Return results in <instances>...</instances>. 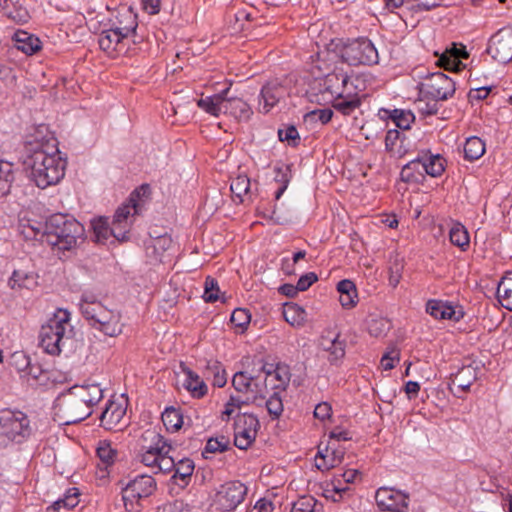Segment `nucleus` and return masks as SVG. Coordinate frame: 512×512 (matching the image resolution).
Masks as SVG:
<instances>
[{"mask_svg": "<svg viewBox=\"0 0 512 512\" xmlns=\"http://www.w3.org/2000/svg\"><path fill=\"white\" fill-rule=\"evenodd\" d=\"M25 153L24 165L38 188L57 185L64 178L67 161L62 157L56 139L29 141L25 144Z\"/></svg>", "mask_w": 512, "mask_h": 512, "instance_id": "obj_1", "label": "nucleus"}, {"mask_svg": "<svg viewBox=\"0 0 512 512\" xmlns=\"http://www.w3.org/2000/svg\"><path fill=\"white\" fill-rule=\"evenodd\" d=\"M83 235V225L68 214L56 213L46 219V242L58 250L73 249Z\"/></svg>", "mask_w": 512, "mask_h": 512, "instance_id": "obj_2", "label": "nucleus"}, {"mask_svg": "<svg viewBox=\"0 0 512 512\" xmlns=\"http://www.w3.org/2000/svg\"><path fill=\"white\" fill-rule=\"evenodd\" d=\"M149 186L141 185L129 196L127 202L122 204L115 212L110 224L112 236L119 242L130 240L132 218L139 214L145 204L144 197L149 194Z\"/></svg>", "mask_w": 512, "mask_h": 512, "instance_id": "obj_3", "label": "nucleus"}, {"mask_svg": "<svg viewBox=\"0 0 512 512\" xmlns=\"http://www.w3.org/2000/svg\"><path fill=\"white\" fill-rule=\"evenodd\" d=\"M70 325V313L66 309H58L52 318L42 325L39 332V344L50 355H58L64 344Z\"/></svg>", "mask_w": 512, "mask_h": 512, "instance_id": "obj_4", "label": "nucleus"}, {"mask_svg": "<svg viewBox=\"0 0 512 512\" xmlns=\"http://www.w3.org/2000/svg\"><path fill=\"white\" fill-rule=\"evenodd\" d=\"M340 56L350 66H372L379 62L378 50L367 37L348 39L340 49Z\"/></svg>", "mask_w": 512, "mask_h": 512, "instance_id": "obj_5", "label": "nucleus"}, {"mask_svg": "<svg viewBox=\"0 0 512 512\" xmlns=\"http://www.w3.org/2000/svg\"><path fill=\"white\" fill-rule=\"evenodd\" d=\"M0 435L18 444L26 441L32 435L28 416L19 410H1Z\"/></svg>", "mask_w": 512, "mask_h": 512, "instance_id": "obj_6", "label": "nucleus"}, {"mask_svg": "<svg viewBox=\"0 0 512 512\" xmlns=\"http://www.w3.org/2000/svg\"><path fill=\"white\" fill-rule=\"evenodd\" d=\"M155 479L146 474L138 475L122 488V500L126 511L138 512L139 501L151 496L156 490Z\"/></svg>", "mask_w": 512, "mask_h": 512, "instance_id": "obj_7", "label": "nucleus"}, {"mask_svg": "<svg viewBox=\"0 0 512 512\" xmlns=\"http://www.w3.org/2000/svg\"><path fill=\"white\" fill-rule=\"evenodd\" d=\"M137 459L154 472L161 449L167 447V440L156 430L147 429L139 440Z\"/></svg>", "mask_w": 512, "mask_h": 512, "instance_id": "obj_8", "label": "nucleus"}, {"mask_svg": "<svg viewBox=\"0 0 512 512\" xmlns=\"http://www.w3.org/2000/svg\"><path fill=\"white\" fill-rule=\"evenodd\" d=\"M58 406L66 424L78 423L92 413V409L71 388L58 398Z\"/></svg>", "mask_w": 512, "mask_h": 512, "instance_id": "obj_9", "label": "nucleus"}, {"mask_svg": "<svg viewBox=\"0 0 512 512\" xmlns=\"http://www.w3.org/2000/svg\"><path fill=\"white\" fill-rule=\"evenodd\" d=\"M455 90V82L442 72L432 73L420 84L421 94L431 100H448Z\"/></svg>", "mask_w": 512, "mask_h": 512, "instance_id": "obj_10", "label": "nucleus"}, {"mask_svg": "<svg viewBox=\"0 0 512 512\" xmlns=\"http://www.w3.org/2000/svg\"><path fill=\"white\" fill-rule=\"evenodd\" d=\"M260 423L253 414H238L234 422V444L241 450H246L255 441Z\"/></svg>", "mask_w": 512, "mask_h": 512, "instance_id": "obj_11", "label": "nucleus"}, {"mask_svg": "<svg viewBox=\"0 0 512 512\" xmlns=\"http://www.w3.org/2000/svg\"><path fill=\"white\" fill-rule=\"evenodd\" d=\"M247 494V487L239 481L227 482L220 486L216 493L215 502L223 511H233L243 502Z\"/></svg>", "mask_w": 512, "mask_h": 512, "instance_id": "obj_12", "label": "nucleus"}, {"mask_svg": "<svg viewBox=\"0 0 512 512\" xmlns=\"http://www.w3.org/2000/svg\"><path fill=\"white\" fill-rule=\"evenodd\" d=\"M487 53L500 63L512 61V26L501 28L490 38Z\"/></svg>", "mask_w": 512, "mask_h": 512, "instance_id": "obj_13", "label": "nucleus"}, {"mask_svg": "<svg viewBox=\"0 0 512 512\" xmlns=\"http://www.w3.org/2000/svg\"><path fill=\"white\" fill-rule=\"evenodd\" d=\"M409 494L390 487H380L375 494L377 506L382 511L408 512Z\"/></svg>", "mask_w": 512, "mask_h": 512, "instance_id": "obj_14", "label": "nucleus"}, {"mask_svg": "<svg viewBox=\"0 0 512 512\" xmlns=\"http://www.w3.org/2000/svg\"><path fill=\"white\" fill-rule=\"evenodd\" d=\"M435 55L438 56L437 65L449 71H460L464 67L461 60L469 57L466 47L456 43H452L440 55L435 52Z\"/></svg>", "mask_w": 512, "mask_h": 512, "instance_id": "obj_15", "label": "nucleus"}, {"mask_svg": "<svg viewBox=\"0 0 512 512\" xmlns=\"http://www.w3.org/2000/svg\"><path fill=\"white\" fill-rule=\"evenodd\" d=\"M287 90L278 81L267 82L261 88L259 95V111L262 113H268L274 108L278 102L284 98Z\"/></svg>", "mask_w": 512, "mask_h": 512, "instance_id": "obj_16", "label": "nucleus"}, {"mask_svg": "<svg viewBox=\"0 0 512 512\" xmlns=\"http://www.w3.org/2000/svg\"><path fill=\"white\" fill-rule=\"evenodd\" d=\"M426 312L437 320H453L459 322L464 317V311L460 307L456 309L448 301L430 299L426 303Z\"/></svg>", "mask_w": 512, "mask_h": 512, "instance_id": "obj_17", "label": "nucleus"}, {"mask_svg": "<svg viewBox=\"0 0 512 512\" xmlns=\"http://www.w3.org/2000/svg\"><path fill=\"white\" fill-rule=\"evenodd\" d=\"M128 39L120 31L110 26L103 30L98 38L99 47L109 55L124 53L127 50L125 40Z\"/></svg>", "mask_w": 512, "mask_h": 512, "instance_id": "obj_18", "label": "nucleus"}, {"mask_svg": "<svg viewBox=\"0 0 512 512\" xmlns=\"http://www.w3.org/2000/svg\"><path fill=\"white\" fill-rule=\"evenodd\" d=\"M126 409L119 403L109 400L100 415V426L108 431L122 430V420Z\"/></svg>", "mask_w": 512, "mask_h": 512, "instance_id": "obj_19", "label": "nucleus"}, {"mask_svg": "<svg viewBox=\"0 0 512 512\" xmlns=\"http://www.w3.org/2000/svg\"><path fill=\"white\" fill-rule=\"evenodd\" d=\"M121 316L117 311L106 309L91 326L107 336L115 337L122 333Z\"/></svg>", "mask_w": 512, "mask_h": 512, "instance_id": "obj_20", "label": "nucleus"}, {"mask_svg": "<svg viewBox=\"0 0 512 512\" xmlns=\"http://www.w3.org/2000/svg\"><path fill=\"white\" fill-rule=\"evenodd\" d=\"M319 347L328 353L327 360L333 366H340L346 354V341L340 339L339 335L329 339L322 337Z\"/></svg>", "mask_w": 512, "mask_h": 512, "instance_id": "obj_21", "label": "nucleus"}, {"mask_svg": "<svg viewBox=\"0 0 512 512\" xmlns=\"http://www.w3.org/2000/svg\"><path fill=\"white\" fill-rule=\"evenodd\" d=\"M172 243V238L167 233L155 237L151 236V239L145 245L146 256L151 263H160L164 253L170 249Z\"/></svg>", "mask_w": 512, "mask_h": 512, "instance_id": "obj_22", "label": "nucleus"}, {"mask_svg": "<svg viewBox=\"0 0 512 512\" xmlns=\"http://www.w3.org/2000/svg\"><path fill=\"white\" fill-rule=\"evenodd\" d=\"M111 26L129 38L136 34L138 27L137 14L131 7H125L118 12Z\"/></svg>", "mask_w": 512, "mask_h": 512, "instance_id": "obj_23", "label": "nucleus"}, {"mask_svg": "<svg viewBox=\"0 0 512 512\" xmlns=\"http://www.w3.org/2000/svg\"><path fill=\"white\" fill-rule=\"evenodd\" d=\"M71 389L78 397L92 409L103 398L104 389L99 383L86 381L81 385H74Z\"/></svg>", "mask_w": 512, "mask_h": 512, "instance_id": "obj_24", "label": "nucleus"}, {"mask_svg": "<svg viewBox=\"0 0 512 512\" xmlns=\"http://www.w3.org/2000/svg\"><path fill=\"white\" fill-rule=\"evenodd\" d=\"M180 368L185 374L183 386L187 389L192 397L200 399L208 392V387L199 375L187 367L183 362L180 363Z\"/></svg>", "mask_w": 512, "mask_h": 512, "instance_id": "obj_25", "label": "nucleus"}, {"mask_svg": "<svg viewBox=\"0 0 512 512\" xmlns=\"http://www.w3.org/2000/svg\"><path fill=\"white\" fill-rule=\"evenodd\" d=\"M224 114H229L240 121H248L253 111L249 104L237 97H227L224 100Z\"/></svg>", "mask_w": 512, "mask_h": 512, "instance_id": "obj_26", "label": "nucleus"}, {"mask_svg": "<svg viewBox=\"0 0 512 512\" xmlns=\"http://www.w3.org/2000/svg\"><path fill=\"white\" fill-rule=\"evenodd\" d=\"M476 379L477 367L472 364L463 366L453 375L450 390L453 392L452 386H456L461 392H467Z\"/></svg>", "mask_w": 512, "mask_h": 512, "instance_id": "obj_27", "label": "nucleus"}, {"mask_svg": "<svg viewBox=\"0 0 512 512\" xmlns=\"http://www.w3.org/2000/svg\"><path fill=\"white\" fill-rule=\"evenodd\" d=\"M14 46L26 55H33L41 49V41L38 37L23 30H18L13 36Z\"/></svg>", "mask_w": 512, "mask_h": 512, "instance_id": "obj_28", "label": "nucleus"}, {"mask_svg": "<svg viewBox=\"0 0 512 512\" xmlns=\"http://www.w3.org/2000/svg\"><path fill=\"white\" fill-rule=\"evenodd\" d=\"M229 90V88H226L218 94L200 98L197 101V106L210 115L218 117L220 114H224V100Z\"/></svg>", "mask_w": 512, "mask_h": 512, "instance_id": "obj_29", "label": "nucleus"}, {"mask_svg": "<svg viewBox=\"0 0 512 512\" xmlns=\"http://www.w3.org/2000/svg\"><path fill=\"white\" fill-rule=\"evenodd\" d=\"M379 114L382 118L390 119L396 127L402 130H409L415 121V116L410 110L404 109H381Z\"/></svg>", "mask_w": 512, "mask_h": 512, "instance_id": "obj_30", "label": "nucleus"}, {"mask_svg": "<svg viewBox=\"0 0 512 512\" xmlns=\"http://www.w3.org/2000/svg\"><path fill=\"white\" fill-rule=\"evenodd\" d=\"M406 140L404 134L397 129H389L385 136V149L391 157L401 158L407 150L403 143Z\"/></svg>", "mask_w": 512, "mask_h": 512, "instance_id": "obj_31", "label": "nucleus"}, {"mask_svg": "<svg viewBox=\"0 0 512 512\" xmlns=\"http://www.w3.org/2000/svg\"><path fill=\"white\" fill-rule=\"evenodd\" d=\"M423 164L424 175L431 177H439L445 170L446 160L440 154H431L430 152H422L420 154Z\"/></svg>", "mask_w": 512, "mask_h": 512, "instance_id": "obj_32", "label": "nucleus"}, {"mask_svg": "<svg viewBox=\"0 0 512 512\" xmlns=\"http://www.w3.org/2000/svg\"><path fill=\"white\" fill-rule=\"evenodd\" d=\"M346 80H349V75L342 70H335L328 73L323 79V89L328 92L333 99L341 95V87H345Z\"/></svg>", "mask_w": 512, "mask_h": 512, "instance_id": "obj_33", "label": "nucleus"}, {"mask_svg": "<svg viewBox=\"0 0 512 512\" xmlns=\"http://www.w3.org/2000/svg\"><path fill=\"white\" fill-rule=\"evenodd\" d=\"M337 291L339 292V301L343 308L351 309L357 304L358 294L353 281L349 279L339 281Z\"/></svg>", "mask_w": 512, "mask_h": 512, "instance_id": "obj_34", "label": "nucleus"}, {"mask_svg": "<svg viewBox=\"0 0 512 512\" xmlns=\"http://www.w3.org/2000/svg\"><path fill=\"white\" fill-rule=\"evenodd\" d=\"M194 462L189 458H183L176 462L174 474L172 476L173 482L181 488L186 487L192 477L194 471Z\"/></svg>", "mask_w": 512, "mask_h": 512, "instance_id": "obj_35", "label": "nucleus"}, {"mask_svg": "<svg viewBox=\"0 0 512 512\" xmlns=\"http://www.w3.org/2000/svg\"><path fill=\"white\" fill-rule=\"evenodd\" d=\"M400 178L406 183H420L424 180L425 176L420 154L402 167Z\"/></svg>", "mask_w": 512, "mask_h": 512, "instance_id": "obj_36", "label": "nucleus"}, {"mask_svg": "<svg viewBox=\"0 0 512 512\" xmlns=\"http://www.w3.org/2000/svg\"><path fill=\"white\" fill-rule=\"evenodd\" d=\"M79 503V492L77 488H70L67 490L63 498L56 500L49 506L46 512H60L61 509L70 511Z\"/></svg>", "mask_w": 512, "mask_h": 512, "instance_id": "obj_37", "label": "nucleus"}, {"mask_svg": "<svg viewBox=\"0 0 512 512\" xmlns=\"http://www.w3.org/2000/svg\"><path fill=\"white\" fill-rule=\"evenodd\" d=\"M450 242L460 248L462 251H466L470 246V236L466 227L460 222H454L449 231Z\"/></svg>", "mask_w": 512, "mask_h": 512, "instance_id": "obj_38", "label": "nucleus"}, {"mask_svg": "<svg viewBox=\"0 0 512 512\" xmlns=\"http://www.w3.org/2000/svg\"><path fill=\"white\" fill-rule=\"evenodd\" d=\"M37 284L32 273L22 270H15L9 278L8 285L11 289H32Z\"/></svg>", "mask_w": 512, "mask_h": 512, "instance_id": "obj_39", "label": "nucleus"}, {"mask_svg": "<svg viewBox=\"0 0 512 512\" xmlns=\"http://www.w3.org/2000/svg\"><path fill=\"white\" fill-rule=\"evenodd\" d=\"M14 179L13 164L0 160V198L10 192Z\"/></svg>", "mask_w": 512, "mask_h": 512, "instance_id": "obj_40", "label": "nucleus"}, {"mask_svg": "<svg viewBox=\"0 0 512 512\" xmlns=\"http://www.w3.org/2000/svg\"><path fill=\"white\" fill-rule=\"evenodd\" d=\"M464 158L468 161H475L485 153V143L477 136L466 139L464 144Z\"/></svg>", "mask_w": 512, "mask_h": 512, "instance_id": "obj_41", "label": "nucleus"}, {"mask_svg": "<svg viewBox=\"0 0 512 512\" xmlns=\"http://www.w3.org/2000/svg\"><path fill=\"white\" fill-rule=\"evenodd\" d=\"M283 317L292 326H301L305 322L306 312L295 303H286L283 308Z\"/></svg>", "mask_w": 512, "mask_h": 512, "instance_id": "obj_42", "label": "nucleus"}, {"mask_svg": "<svg viewBox=\"0 0 512 512\" xmlns=\"http://www.w3.org/2000/svg\"><path fill=\"white\" fill-rule=\"evenodd\" d=\"M162 422L168 431H177L183 425V415L180 409L167 407L161 416Z\"/></svg>", "mask_w": 512, "mask_h": 512, "instance_id": "obj_43", "label": "nucleus"}, {"mask_svg": "<svg viewBox=\"0 0 512 512\" xmlns=\"http://www.w3.org/2000/svg\"><path fill=\"white\" fill-rule=\"evenodd\" d=\"M206 373L213 376V385L218 388H222L227 383V374L222 365L218 360H208L206 364Z\"/></svg>", "mask_w": 512, "mask_h": 512, "instance_id": "obj_44", "label": "nucleus"}, {"mask_svg": "<svg viewBox=\"0 0 512 512\" xmlns=\"http://www.w3.org/2000/svg\"><path fill=\"white\" fill-rule=\"evenodd\" d=\"M96 454L100 463L107 469L115 463L118 451L111 446L110 442L104 440L99 442Z\"/></svg>", "mask_w": 512, "mask_h": 512, "instance_id": "obj_45", "label": "nucleus"}, {"mask_svg": "<svg viewBox=\"0 0 512 512\" xmlns=\"http://www.w3.org/2000/svg\"><path fill=\"white\" fill-rule=\"evenodd\" d=\"M172 446L167 442V447H164L161 449V452L159 454V459L157 461L156 468L154 470V473H170L174 470L176 466V460L172 455H170V452L172 451Z\"/></svg>", "mask_w": 512, "mask_h": 512, "instance_id": "obj_46", "label": "nucleus"}, {"mask_svg": "<svg viewBox=\"0 0 512 512\" xmlns=\"http://www.w3.org/2000/svg\"><path fill=\"white\" fill-rule=\"evenodd\" d=\"M266 391V379L260 380L259 375L252 373L251 386L249 387V392L246 393L247 396L255 398V404L261 406L266 398Z\"/></svg>", "mask_w": 512, "mask_h": 512, "instance_id": "obj_47", "label": "nucleus"}, {"mask_svg": "<svg viewBox=\"0 0 512 512\" xmlns=\"http://www.w3.org/2000/svg\"><path fill=\"white\" fill-rule=\"evenodd\" d=\"M497 299L507 310H512V278H502L497 287Z\"/></svg>", "mask_w": 512, "mask_h": 512, "instance_id": "obj_48", "label": "nucleus"}, {"mask_svg": "<svg viewBox=\"0 0 512 512\" xmlns=\"http://www.w3.org/2000/svg\"><path fill=\"white\" fill-rule=\"evenodd\" d=\"M361 104V98L346 99L335 97L332 102L333 108L344 116H350Z\"/></svg>", "mask_w": 512, "mask_h": 512, "instance_id": "obj_49", "label": "nucleus"}, {"mask_svg": "<svg viewBox=\"0 0 512 512\" xmlns=\"http://www.w3.org/2000/svg\"><path fill=\"white\" fill-rule=\"evenodd\" d=\"M275 177L274 180L279 184L275 192V198L278 200L283 195L285 190L287 189L290 180H291V170L289 166H277L274 168Z\"/></svg>", "mask_w": 512, "mask_h": 512, "instance_id": "obj_50", "label": "nucleus"}, {"mask_svg": "<svg viewBox=\"0 0 512 512\" xmlns=\"http://www.w3.org/2000/svg\"><path fill=\"white\" fill-rule=\"evenodd\" d=\"M231 192L243 202V196L251 193V182L246 175H239L232 179L230 185Z\"/></svg>", "mask_w": 512, "mask_h": 512, "instance_id": "obj_51", "label": "nucleus"}, {"mask_svg": "<svg viewBox=\"0 0 512 512\" xmlns=\"http://www.w3.org/2000/svg\"><path fill=\"white\" fill-rule=\"evenodd\" d=\"M273 372L274 374L271 378L275 379L277 383L273 384L272 388L275 390H286L291 378L289 367L286 365L277 364Z\"/></svg>", "mask_w": 512, "mask_h": 512, "instance_id": "obj_52", "label": "nucleus"}, {"mask_svg": "<svg viewBox=\"0 0 512 512\" xmlns=\"http://www.w3.org/2000/svg\"><path fill=\"white\" fill-rule=\"evenodd\" d=\"M330 486L331 488H329L328 485L327 488L324 489L323 495L326 499H330L333 502H340L343 499V495L349 490L347 485H341L340 478H334Z\"/></svg>", "mask_w": 512, "mask_h": 512, "instance_id": "obj_53", "label": "nucleus"}, {"mask_svg": "<svg viewBox=\"0 0 512 512\" xmlns=\"http://www.w3.org/2000/svg\"><path fill=\"white\" fill-rule=\"evenodd\" d=\"M92 227L96 241L99 243H105L109 237L112 236L111 226L107 218L100 217L97 220H94L92 222Z\"/></svg>", "mask_w": 512, "mask_h": 512, "instance_id": "obj_54", "label": "nucleus"}, {"mask_svg": "<svg viewBox=\"0 0 512 512\" xmlns=\"http://www.w3.org/2000/svg\"><path fill=\"white\" fill-rule=\"evenodd\" d=\"M391 323L383 317H371L368 321V332L371 336L381 337L390 330Z\"/></svg>", "mask_w": 512, "mask_h": 512, "instance_id": "obj_55", "label": "nucleus"}, {"mask_svg": "<svg viewBox=\"0 0 512 512\" xmlns=\"http://www.w3.org/2000/svg\"><path fill=\"white\" fill-rule=\"evenodd\" d=\"M231 323L240 330V332H244L251 321V314L249 310L244 308H236L230 318Z\"/></svg>", "mask_w": 512, "mask_h": 512, "instance_id": "obj_56", "label": "nucleus"}, {"mask_svg": "<svg viewBox=\"0 0 512 512\" xmlns=\"http://www.w3.org/2000/svg\"><path fill=\"white\" fill-rule=\"evenodd\" d=\"M4 11L5 15L16 23H26L30 18L28 10L16 4H6Z\"/></svg>", "mask_w": 512, "mask_h": 512, "instance_id": "obj_57", "label": "nucleus"}, {"mask_svg": "<svg viewBox=\"0 0 512 512\" xmlns=\"http://www.w3.org/2000/svg\"><path fill=\"white\" fill-rule=\"evenodd\" d=\"M252 373L247 371L236 372L232 378V386L240 393H248L251 386Z\"/></svg>", "mask_w": 512, "mask_h": 512, "instance_id": "obj_58", "label": "nucleus"}, {"mask_svg": "<svg viewBox=\"0 0 512 512\" xmlns=\"http://www.w3.org/2000/svg\"><path fill=\"white\" fill-rule=\"evenodd\" d=\"M333 117V111L330 108L315 109L305 114V122L316 123L320 122L325 125L331 121Z\"/></svg>", "mask_w": 512, "mask_h": 512, "instance_id": "obj_59", "label": "nucleus"}, {"mask_svg": "<svg viewBox=\"0 0 512 512\" xmlns=\"http://www.w3.org/2000/svg\"><path fill=\"white\" fill-rule=\"evenodd\" d=\"M219 286L216 279L208 276L204 283V294L203 299L207 303H214L220 299L219 297Z\"/></svg>", "mask_w": 512, "mask_h": 512, "instance_id": "obj_60", "label": "nucleus"}, {"mask_svg": "<svg viewBox=\"0 0 512 512\" xmlns=\"http://www.w3.org/2000/svg\"><path fill=\"white\" fill-rule=\"evenodd\" d=\"M266 409L273 419H277L283 412V403L279 392L275 391L266 401Z\"/></svg>", "mask_w": 512, "mask_h": 512, "instance_id": "obj_61", "label": "nucleus"}, {"mask_svg": "<svg viewBox=\"0 0 512 512\" xmlns=\"http://www.w3.org/2000/svg\"><path fill=\"white\" fill-rule=\"evenodd\" d=\"M278 137L280 141H286L292 147H296L300 142L298 130L294 125H289L283 129H279Z\"/></svg>", "mask_w": 512, "mask_h": 512, "instance_id": "obj_62", "label": "nucleus"}, {"mask_svg": "<svg viewBox=\"0 0 512 512\" xmlns=\"http://www.w3.org/2000/svg\"><path fill=\"white\" fill-rule=\"evenodd\" d=\"M229 448V440L225 436H220L216 438H210L205 446L203 451V455L205 453H216V452H224Z\"/></svg>", "mask_w": 512, "mask_h": 512, "instance_id": "obj_63", "label": "nucleus"}, {"mask_svg": "<svg viewBox=\"0 0 512 512\" xmlns=\"http://www.w3.org/2000/svg\"><path fill=\"white\" fill-rule=\"evenodd\" d=\"M316 503V499L312 496L300 497L293 503L291 512H314Z\"/></svg>", "mask_w": 512, "mask_h": 512, "instance_id": "obj_64", "label": "nucleus"}]
</instances>
